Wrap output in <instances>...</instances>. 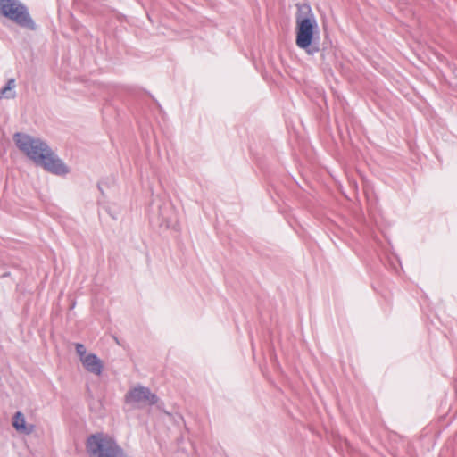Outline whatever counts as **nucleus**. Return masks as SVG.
<instances>
[{"mask_svg": "<svg viewBox=\"0 0 457 457\" xmlns=\"http://www.w3.org/2000/svg\"><path fill=\"white\" fill-rule=\"evenodd\" d=\"M0 15L15 22L21 29L30 31L37 29L29 8L21 0H0Z\"/></svg>", "mask_w": 457, "mask_h": 457, "instance_id": "nucleus-5", "label": "nucleus"}, {"mask_svg": "<svg viewBox=\"0 0 457 457\" xmlns=\"http://www.w3.org/2000/svg\"><path fill=\"white\" fill-rule=\"evenodd\" d=\"M82 364L84 368L90 373L100 376L103 371V362L95 353H88L83 358Z\"/></svg>", "mask_w": 457, "mask_h": 457, "instance_id": "nucleus-6", "label": "nucleus"}, {"mask_svg": "<svg viewBox=\"0 0 457 457\" xmlns=\"http://www.w3.org/2000/svg\"><path fill=\"white\" fill-rule=\"evenodd\" d=\"M17 147L37 165L47 171L63 176L69 173V167L52 151L48 145L39 138L17 132L13 136Z\"/></svg>", "mask_w": 457, "mask_h": 457, "instance_id": "nucleus-1", "label": "nucleus"}, {"mask_svg": "<svg viewBox=\"0 0 457 457\" xmlns=\"http://www.w3.org/2000/svg\"><path fill=\"white\" fill-rule=\"evenodd\" d=\"M75 349L77 354L79 356L80 361H82L83 358L87 356L85 345L83 344L77 343L75 345Z\"/></svg>", "mask_w": 457, "mask_h": 457, "instance_id": "nucleus-9", "label": "nucleus"}, {"mask_svg": "<svg viewBox=\"0 0 457 457\" xmlns=\"http://www.w3.org/2000/svg\"><path fill=\"white\" fill-rule=\"evenodd\" d=\"M124 401L127 404L137 409L146 406H155L161 412V420L168 427L180 428L185 426L183 416L178 411L166 410L164 403L161 401L158 395L153 393L149 387L137 385L130 388L126 393Z\"/></svg>", "mask_w": 457, "mask_h": 457, "instance_id": "nucleus-2", "label": "nucleus"}, {"mask_svg": "<svg viewBox=\"0 0 457 457\" xmlns=\"http://www.w3.org/2000/svg\"><path fill=\"white\" fill-rule=\"evenodd\" d=\"M12 426L15 429L28 428L24 415L21 411H17L13 417ZM29 428H34L33 425H30Z\"/></svg>", "mask_w": 457, "mask_h": 457, "instance_id": "nucleus-8", "label": "nucleus"}, {"mask_svg": "<svg viewBox=\"0 0 457 457\" xmlns=\"http://www.w3.org/2000/svg\"><path fill=\"white\" fill-rule=\"evenodd\" d=\"M108 212L112 217V219H117V217L113 213H112L109 210H108Z\"/></svg>", "mask_w": 457, "mask_h": 457, "instance_id": "nucleus-10", "label": "nucleus"}, {"mask_svg": "<svg viewBox=\"0 0 457 457\" xmlns=\"http://www.w3.org/2000/svg\"><path fill=\"white\" fill-rule=\"evenodd\" d=\"M85 446L88 457H129L115 438L103 432L88 436Z\"/></svg>", "mask_w": 457, "mask_h": 457, "instance_id": "nucleus-4", "label": "nucleus"}, {"mask_svg": "<svg viewBox=\"0 0 457 457\" xmlns=\"http://www.w3.org/2000/svg\"><path fill=\"white\" fill-rule=\"evenodd\" d=\"M15 87V79H8L5 87L0 90V98H14L16 94L13 90Z\"/></svg>", "mask_w": 457, "mask_h": 457, "instance_id": "nucleus-7", "label": "nucleus"}, {"mask_svg": "<svg viewBox=\"0 0 457 457\" xmlns=\"http://www.w3.org/2000/svg\"><path fill=\"white\" fill-rule=\"evenodd\" d=\"M305 9V15L297 13L295 27V44L309 55L319 53L320 29L314 14L309 5H304L300 10Z\"/></svg>", "mask_w": 457, "mask_h": 457, "instance_id": "nucleus-3", "label": "nucleus"}]
</instances>
